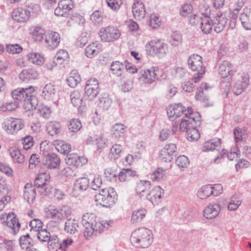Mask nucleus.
I'll return each instance as SVG.
<instances>
[{"label":"nucleus","mask_w":251,"mask_h":251,"mask_svg":"<svg viewBox=\"0 0 251 251\" xmlns=\"http://www.w3.org/2000/svg\"><path fill=\"white\" fill-rule=\"evenodd\" d=\"M201 124V117L197 112L188 109L185 113V119H182L180 130L186 131V138L190 141H197L200 134L197 127Z\"/></svg>","instance_id":"1"},{"label":"nucleus","mask_w":251,"mask_h":251,"mask_svg":"<svg viewBox=\"0 0 251 251\" xmlns=\"http://www.w3.org/2000/svg\"><path fill=\"white\" fill-rule=\"evenodd\" d=\"M35 88L32 86L26 88H18L11 92L13 99L23 102L24 108L30 111L36 109L38 100L35 97Z\"/></svg>","instance_id":"2"},{"label":"nucleus","mask_w":251,"mask_h":251,"mask_svg":"<svg viewBox=\"0 0 251 251\" xmlns=\"http://www.w3.org/2000/svg\"><path fill=\"white\" fill-rule=\"evenodd\" d=\"M131 244L137 247L148 248L152 242L151 231L145 227H141L133 231L130 236Z\"/></svg>","instance_id":"3"},{"label":"nucleus","mask_w":251,"mask_h":251,"mask_svg":"<svg viewBox=\"0 0 251 251\" xmlns=\"http://www.w3.org/2000/svg\"><path fill=\"white\" fill-rule=\"evenodd\" d=\"M95 200L97 204L109 208L116 203L117 195L113 188L109 187L100 190L99 193L95 195Z\"/></svg>","instance_id":"4"},{"label":"nucleus","mask_w":251,"mask_h":251,"mask_svg":"<svg viewBox=\"0 0 251 251\" xmlns=\"http://www.w3.org/2000/svg\"><path fill=\"white\" fill-rule=\"evenodd\" d=\"M202 59V57L197 54L191 55L188 59L189 69L197 72L192 78L195 83L200 81L205 73V67L203 65Z\"/></svg>","instance_id":"5"},{"label":"nucleus","mask_w":251,"mask_h":251,"mask_svg":"<svg viewBox=\"0 0 251 251\" xmlns=\"http://www.w3.org/2000/svg\"><path fill=\"white\" fill-rule=\"evenodd\" d=\"M98 34L100 40L103 42H112L118 40L121 34L120 30L113 25L101 27L99 31Z\"/></svg>","instance_id":"6"},{"label":"nucleus","mask_w":251,"mask_h":251,"mask_svg":"<svg viewBox=\"0 0 251 251\" xmlns=\"http://www.w3.org/2000/svg\"><path fill=\"white\" fill-rule=\"evenodd\" d=\"M146 50L151 56L159 58L165 55L168 51V45L160 41H151L146 45Z\"/></svg>","instance_id":"7"},{"label":"nucleus","mask_w":251,"mask_h":251,"mask_svg":"<svg viewBox=\"0 0 251 251\" xmlns=\"http://www.w3.org/2000/svg\"><path fill=\"white\" fill-rule=\"evenodd\" d=\"M250 78L246 73L238 74L235 77L232 91L234 95L238 96L245 91L249 85Z\"/></svg>","instance_id":"8"},{"label":"nucleus","mask_w":251,"mask_h":251,"mask_svg":"<svg viewBox=\"0 0 251 251\" xmlns=\"http://www.w3.org/2000/svg\"><path fill=\"white\" fill-rule=\"evenodd\" d=\"M47 215L54 220H63L71 214V209L67 206L61 207H49L46 210Z\"/></svg>","instance_id":"9"},{"label":"nucleus","mask_w":251,"mask_h":251,"mask_svg":"<svg viewBox=\"0 0 251 251\" xmlns=\"http://www.w3.org/2000/svg\"><path fill=\"white\" fill-rule=\"evenodd\" d=\"M24 127V123L21 119L9 118L4 122L3 128L9 134H15Z\"/></svg>","instance_id":"10"},{"label":"nucleus","mask_w":251,"mask_h":251,"mask_svg":"<svg viewBox=\"0 0 251 251\" xmlns=\"http://www.w3.org/2000/svg\"><path fill=\"white\" fill-rule=\"evenodd\" d=\"M74 7L72 0H61L54 10V14L58 17H67Z\"/></svg>","instance_id":"11"},{"label":"nucleus","mask_w":251,"mask_h":251,"mask_svg":"<svg viewBox=\"0 0 251 251\" xmlns=\"http://www.w3.org/2000/svg\"><path fill=\"white\" fill-rule=\"evenodd\" d=\"M99 83L97 79L91 78L87 81L85 92L89 100H92L97 96L99 93Z\"/></svg>","instance_id":"12"},{"label":"nucleus","mask_w":251,"mask_h":251,"mask_svg":"<svg viewBox=\"0 0 251 251\" xmlns=\"http://www.w3.org/2000/svg\"><path fill=\"white\" fill-rule=\"evenodd\" d=\"M89 186V180L87 177L78 178L74 183L72 192L73 195L74 197H77L81 192L86 190Z\"/></svg>","instance_id":"13"},{"label":"nucleus","mask_w":251,"mask_h":251,"mask_svg":"<svg viewBox=\"0 0 251 251\" xmlns=\"http://www.w3.org/2000/svg\"><path fill=\"white\" fill-rule=\"evenodd\" d=\"M60 41V35L56 32L49 31L45 35V42L47 47L50 50L56 48Z\"/></svg>","instance_id":"14"},{"label":"nucleus","mask_w":251,"mask_h":251,"mask_svg":"<svg viewBox=\"0 0 251 251\" xmlns=\"http://www.w3.org/2000/svg\"><path fill=\"white\" fill-rule=\"evenodd\" d=\"M164 190L158 186L152 189L146 197L153 205H157L161 202Z\"/></svg>","instance_id":"15"},{"label":"nucleus","mask_w":251,"mask_h":251,"mask_svg":"<svg viewBox=\"0 0 251 251\" xmlns=\"http://www.w3.org/2000/svg\"><path fill=\"white\" fill-rule=\"evenodd\" d=\"M227 19L224 14L218 12L213 20V25L214 30L217 33H220L224 30L227 23Z\"/></svg>","instance_id":"16"},{"label":"nucleus","mask_w":251,"mask_h":251,"mask_svg":"<svg viewBox=\"0 0 251 251\" xmlns=\"http://www.w3.org/2000/svg\"><path fill=\"white\" fill-rule=\"evenodd\" d=\"M221 211L220 205L212 203L207 205L203 210V216L207 219H212L216 217Z\"/></svg>","instance_id":"17"},{"label":"nucleus","mask_w":251,"mask_h":251,"mask_svg":"<svg viewBox=\"0 0 251 251\" xmlns=\"http://www.w3.org/2000/svg\"><path fill=\"white\" fill-rule=\"evenodd\" d=\"M139 79L145 83H152L155 81L156 77L155 70L154 68L151 69L143 70L140 71Z\"/></svg>","instance_id":"18"},{"label":"nucleus","mask_w":251,"mask_h":251,"mask_svg":"<svg viewBox=\"0 0 251 251\" xmlns=\"http://www.w3.org/2000/svg\"><path fill=\"white\" fill-rule=\"evenodd\" d=\"M30 17V12L22 8H17L13 10L12 18L18 23L26 22Z\"/></svg>","instance_id":"19"},{"label":"nucleus","mask_w":251,"mask_h":251,"mask_svg":"<svg viewBox=\"0 0 251 251\" xmlns=\"http://www.w3.org/2000/svg\"><path fill=\"white\" fill-rule=\"evenodd\" d=\"M44 165L49 169L57 168L60 164V159L57 154L54 153H49L45 156Z\"/></svg>","instance_id":"20"},{"label":"nucleus","mask_w":251,"mask_h":251,"mask_svg":"<svg viewBox=\"0 0 251 251\" xmlns=\"http://www.w3.org/2000/svg\"><path fill=\"white\" fill-rule=\"evenodd\" d=\"M132 13L135 19L141 20L145 16L146 11L143 3L141 1L135 2L132 6Z\"/></svg>","instance_id":"21"},{"label":"nucleus","mask_w":251,"mask_h":251,"mask_svg":"<svg viewBox=\"0 0 251 251\" xmlns=\"http://www.w3.org/2000/svg\"><path fill=\"white\" fill-rule=\"evenodd\" d=\"M36 188L31 184L27 183L25 186L24 198L29 204L33 203L36 198Z\"/></svg>","instance_id":"22"},{"label":"nucleus","mask_w":251,"mask_h":251,"mask_svg":"<svg viewBox=\"0 0 251 251\" xmlns=\"http://www.w3.org/2000/svg\"><path fill=\"white\" fill-rule=\"evenodd\" d=\"M201 16H203V18H201V28L203 33L208 34L212 29L213 21H211L207 12L206 13H202Z\"/></svg>","instance_id":"23"},{"label":"nucleus","mask_w":251,"mask_h":251,"mask_svg":"<svg viewBox=\"0 0 251 251\" xmlns=\"http://www.w3.org/2000/svg\"><path fill=\"white\" fill-rule=\"evenodd\" d=\"M41 95L46 100H53L56 97V90L54 86L51 83L46 84L43 88Z\"/></svg>","instance_id":"24"},{"label":"nucleus","mask_w":251,"mask_h":251,"mask_svg":"<svg viewBox=\"0 0 251 251\" xmlns=\"http://www.w3.org/2000/svg\"><path fill=\"white\" fill-rule=\"evenodd\" d=\"M5 217L7 218L6 223L8 227L12 229L14 233L18 231L21 225L19 220L15 217L13 216L12 217L10 214H8V215L6 214H2L1 216L0 217V219L1 220L4 219Z\"/></svg>","instance_id":"25"},{"label":"nucleus","mask_w":251,"mask_h":251,"mask_svg":"<svg viewBox=\"0 0 251 251\" xmlns=\"http://www.w3.org/2000/svg\"><path fill=\"white\" fill-rule=\"evenodd\" d=\"M218 72L222 77H226L232 74V65L227 60L222 61L219 65Z\"/></svg>","instance_id":"26"},{"label":"nucleus","mask_w":251,"mask_h":251,"mask_svg":"<svg viewBox=\"0 0 251 251\" xmlns=\"http://www.w3.org/2000/svg\"><path fill=\"white\" fill-rule=\"evenodd\" d=\"M53 145L56 150L62 154H67L71 151L70 144L63 140H54L53 142Z\"/></svg>","instance_id":"27"},{"label":"nucleus","mask_w":251,"mask_h":251,"mask_svg":"<svg viewBox=\"0 0 251 251\" xmlns=\"http://www.w3.org/2000/svg\"><path fill=\"white\" fill-rule=\"evenodd\" d=\"M173 147L171 144L166 145L160 151V158L164 162H171L173 159Z\"/></svg>","instance_id":"28"},{"label":"nucleus","mask_w":251,"mask_h":251,"mask_svg":"<svg viewBox=\"0 0 251 251\" xmlns=\"http://www.w3.org/2000/svg\"><path fill=\"white\" fill-rule=\"evenodd\" d=\"M38 76L37 72L33 69L23 70L19 75V78L23 81L34 79Z\"/></svg>","instance_id":"29"},{"label":"nucleus","mask_w":251,"mask_h":251,"mask_svg":"<svg viewBox=\"0 0 251 251\" xmlns=\"http://www.w3.org/2000/svg\"><path fill=\"white\" fill-rule=\"evenodd\" d=\"M221 140L220 139H215L205 142L201 147V151L203 152H206L215 150H218V148L221 146Z\"/></svg>","instance_id":"30"},{"label":"nucleus","mask_w":251,"mask_h":251,"mask_svg":"<svg viewBox=\"0 0 251 251\" xmlns=\"http://www.w3.org/2000/svg\"><path fill=\"white\" fill-rule=\"evenodd\" d=\"M240 19L245 29L251 30V9L244 10L241 14Z\"/></svg>","instance_id":"31"},{"label":"nucleus","mask_w":251,"mask_h":251,"mask_svg":"<svg viewBox=\"0 0 251 251\" xmlns=\"http://www.w3.org/2000/svg\"><path fill=\"white\" fill-rule=\"evenodd\" d=\"M211 87L206 83H202L200 86L198 88L195 95V99L197 100H207V97L205 96L206 91L210 90Z\"/></svg>","instance_id":"32"},{"label":"nucleus","mask_w":251,"mask_h":251,"mask_svg":"<svg viewBox=\"0 0 251 251\" xmlns=\"http://www.w3.org/2000/svg\"><path fill=\"white\" fill-rule=\"evenodd\" d=\"M112 220L96 221L94 225V232L100 233L107 230L113 224Z\"/></svg>","instance_id":"33"},{"label":"nucleus","mask_w":251,"mask_h":251,"mask_svg":"<svg viewBox=\"0 0 251 251\" xmlns=\"http://www.w3.org/2000/svg\"><path fill=\"white\" fill-rule=\"evenodd\" d=\"M68 162L76 167H81L85 165L88 160L85 156H78L76 155L70 154L68 157Z\"/></svg>","instance_id":"34"},{"label":"nucleus","mask_w":251,"mask_h":251,"mask_svg":"<svg viewBox=\"0 0 251 251\" xmlns=\"http://www.w3.org/2000/svg\"><path fill=\"white\" fill-rule=\"evenodd\" d=\"M71 102L75 107H79L83 101V95L81 91L74 90L70 94Z\"/></svg>","instance_id":"35"},{"label":"nucleus","mask_w":251,"mask_h":251,"mask_svg":"<svg viewBox=\"0 0 251 251\" xmlns=\"http://www.w3.org/2000/svg\"><path fill=\"white\" fill-rule=\"evenodd\" d=\"M213 193L211 185H205L201 188L197 192L198 197L201 200H205Z\"/></svg>","instance_id":"36"},{"label":"nucleus","mask_w":251,"mask_h":251,"mask_svg":"<svg viewBox=\"0 0 251 251\" xmlns=\"http://www.w3.org/2000/svg\"><path fill=\"white\" fill-rule=\"evenodd\" d=\"M124 63L119 61H113L110 65V70L112 73L118 76H121L125 70Z\"/></svg>","instance_id":"37"},{"label":"nucleus","mask_w":251,"mask_h":251,"mask_svg":"<svg viewBox=\"0 0 251 251\" xmlns=\"http://www.w3.org/2000/svg\"><path fill=\"white\" fill-rule=\"evenodd\" d=\"M100 51V48L98 47V44L96 43H92L85 48V53L88 58H92L97 55Z\"/></svg>","instance_id":"38"},{"label":"nucleus","mask_w":251,"mask_h":251,"mask_svg":"<svg viewBox=\"0 0 251 251\" xmlns=\"http://www.w3.org/2000/svg\"><path fill=\"white\" fill-rule=\"evenodd\" d=\"M78 227L77 222L74 219H69L65 223V230L70 234H75Z\"/></svg>","instance_id":"39"},{"label":"nucleus","mask_w":251,"mask_h":251,"mask_svg":"<svg viewBox=\"0 0 251 251\" xmlns=\"http://www.w3.org/2000/svg\"><path fill=\"white\" fill-rule=\"evenodd\" d=\"M123 150V147L120 144H115L110 149L109 157L111 160H116L120 156Z\"/></svg>","instance_id":"40"},{"label":"nucleus","mask_w":251,"mask_h":251,"mask_svg":"<svg viewBox=\"0 0 251 251\" xmlns=\"http://www.w3.org/2000/svg\"><path fill=\"white\" fill-rule=\"evenodd\" d=\"M66 81L70 87L74 88L80 82L81 78L78 73L75 72H72Z\"/></svg>","instance_id":"41"},{"label":"nucleus","mask_w":251,"mask_h":251,"mask_svg":"<svg viewBox=\"0 0 251 251\" xmlns=\"http://www.w3.org/2000/svg\"><path fill=\"white\" fill-rule=\"evenodd\" d=\"M146 210L141 208L134 211L132 213L131 221L132 223H137L141 222L145 217Z\"/></svg>","instance_id":"42"},{"label":"nucleus","mask_w":251,"mask_h":251,"mask_svg":"<svg viewBox=\"0 0 251 251\" xmlns=\"http://www.w3.org/2000/svg\"><path fill=\"white\" fill-rule=\"evenodd\" d=\"M10 155L16 163L22 164L25 161V156L22 154L21 151L15 149H11L9 150Z\"/></svg>","instance_id":"43"},{"label":"nucleus","mask_w":251,"mask_h":251,"mask_svg":"<svg viewBox=\"0 0 251 251\" xmlns=\"http://www.w3.org/2000/svg\"><path fill=\"white\" fill-rule=\"evenodd\" d=\"M46 31L40 26L33 27L32 31V34L34 39L36 41L41 42L43 40L44 37H45Z\"/></svg>","instance_id":"44"},{"label":"nucleus","mask_w":251,"mask_h":251,"mask_svg":"<svg viewBox=\"0 0 251 251\" xmlns=\"http://www.w3.org/2000/svg\"><path fill=\"white\" fill-rule=\"evenodd\" d=\"M47 130L49 134L53 136L58 134L60 131V125L56 122H50L47 124Z\"/></svg>","instance_id":"45"},{"label":"nucleus","mask_w":251,"mask_h":251,"mask_svg":"<svg viewBox=\"0 0 251 251\" xmlns=\"http://www.w3.org/2000/svg\"><path fill=\"white\" fill-rule=\"evenodd\" d=\"M125 132V126L122 124H116L112 127V135L116 138H119L120 137L123 136Z\"/></svg>","instance_id":"46"},{"label":"nucleus","mask_w":251,"mask_h":251,"mask_svg":"<svg viewBox=\"0 0 251 251\" xmlns=\"http://www.w3.org/2000/svg\"><path fill=\"white\" fill-rule=\"evenodd\" d=\"M136 172L130 169H123L119 174V179L120 181L124 182L128 180L131 176H135Z\"/></svg>","instance_id":"47"},{"label":"nucleus","mask_w":251,"mask_h":251,"mask_svg":"<svg viewBox=\"0 0 251 251\" xmlns=\"http://www.w3.org/2000/svg\"><path fill=\"white\" fill-rule=\"evenodd\" d=\"M28 59L32 63L41 65L44 62V58L39 53L36 52H31L28 55Z\"/></svg>","instance_id":"48"},{"label":"nucleus","mask_w":251,"mask_h":251,"mask_svg":"<svg viewBox=\"0 0 251 251\" xmlns=\"http://www.w3.org/2000/svg\"><path fill=\"white\" fill-rule=\"evenodd\" d=\"M69 58L68 52L64 50H59L57 52L54 57L56 64H62L65 61L67 60Z\"/></svg>","instance_id":"49"},{"label":"nucleus","mask_w":251,"mask_h":251,"mask_svg":"<svg viewBox=\"0 0 251 251\" xmlns=\"http://www.w3.org/2000/svg\"><path fill=\"white\" fill-rule=\"evenodd\" d=\"M165 175V171L162 168L158 167L151 174V178L152 181H158L164 177Z\"/></svg>","instance_id":"50"},{"label":"nucleus","mask_w":251,"mask_h":251,"mask_svg":"<svg viewBox=\"0 0 251 251\" xmlns=\"http://www.w3.org/2000/svg\"><path fill=\"white\" fill-rule=\"evenodd\" d=\"M234 135L235 142L238 143L246 138V130L245 128L237 127L234 129Z\"/></svg>","instance_id":"51"},{"label":"nucleus","mask_w":251,"mask_h":251,"mask_svg":"<svg viewBox=\"0 0 251 251\" xmlns=\"http://www.w3.org/2000/svg\"><path fill=\"white\" fill-rule=\"evenodd\" d=\"M151 183L149 181L142 180L139 182L136 186V191L138 194H140L141 197L144 196L142 193H144L147 189H150Z\"/></svg>","instance_id":"52"},{"label":"nucleus","mask_w":251,"mask_h":251,"mask_svg":"<svg viewBox=\"0 0 251 251\" xmlns=\"http://www.w3.org/2000/svg\"><path fill=\"white\" fill-rule=\"evenodd\" d=\"M176 163L181 170H183L189 166L190 162L187 156L180 155L176 159Z\"/></svg>","instance_id":"53"},{"label":"nucleus","mask_w":251,"mask_h":251,"mask_svg":"<svg viewBox=\"0 0 251 251\" xmlns=\"http://www.w3.org/2000/svg\"><path fill=\"white\" fill-rule=\"evenodd\" d=\"M32 239L29 234L22 236L20 238V246L23 249H27L32 245Z\"/></svg>","instance_id":"54"},{"label":"nucleus","mask_w":251,"mask_h":251,"mask_svg":"<svg viewBox=\"0 0 251 251\" xmlns=\"http://www.w3.org/2000/svg\"><path fill=\"white\" fill-rule=\"evenodd\" d=\"M38 113L45 118H48L50 115L51 110L50 108L44 105L36 106Z\"/></svg>","instance_id":"55"},{"label":"nucleus","mask_w":251,"mask_h":251,"mask_svg":"<svg viewBox=\"0 0 251 251\" xmlns=\"http://www.w3.org/2000/svg\"><path fill=\"white\" fill-rule=\"evenodd\" d=\"M149 25L152 28L158 27L161 24V20L159 16L153 14L149 18Z\"/></svg>","instance_id":"56"},{"label":"nucleus","mask_w":251,"mask_h":251,"mask_svg":"<svg viewBox=\"0 0 251 251\" xmlns=\"http://www.w3.org/2000/svg\"><path fill=\"white\" fill-rule=\"evenodd\" d=\"M81 127V123L78 120L74 119L70 121L69 129L71 132H77Z\"/></svg>","instance_id":"57"},{"label":"nucleus","mask_w":251,"mask_h":251,"mask_svg":"<svg viewBox=\"0 0 251 251\" xmlns=\"http://www.w3.org/2000/svg\"><path fill=\"white\" fill-rule=\"evenodd\" d=\"M188 109L192 110L191 107H188L187 109H186L181 103L175 104L174 105V115H176L177 117L184 113L185 116V113Z\"/></svg>","instance_id":"58"},{"label":"nucleus","mask_w":251,"mask_h":251,"mask_svg":"<svg viewBox=\"0 0 251 251\" xmlns=\"http://www.w3.org/2000/svg\"><path fill=\"white\" fill-rule=\"evenodd\" d=\"M6 49L8 53L11 54L19 53L23 50V48L18 44L7 45Z\"/></svg>","instance_id":"59"},{"label":"nucleus","mask_w":251,"mask_h":251,"mask_svg":"<svg viewBox=\"0 0 251 251\" xmlns=\"http://www.w3.org/2000/svg\"><path fill=\"white\" fill-rule=\"evenodd\" d=\"M29 226L31 227V231L38 232L42 229L43 223L41 220L38 219H34L30 221Z\"/></svg>","instance_id":"60"},{"label":"nucleus","mask_w":251,"mask_h":251,"mask_svg":"<svg viewBox=\"0 0 251 251\" xmlns=\"http://www.w3.org/2000/svg\"><path fill=\"white\" fill-rule=\"evenodd\" d=\"M193 9V6L191 4H183L179 8V14L182 16L186 17L191 13Z\"/></svg>","instance_id":"61"},{"label":"nucleus","mask_w":251,"mask_h":251,"mask_svg":"<svg viewBox=\"0 0 251 251\" xmlns=\"http://www.w3.org/2000/svg\"><path fill=\"white\" fill-rule=\"evenodd\" d=\"M96 216L93 213H86L82 217V224H90L91 226H94L96 222Z\"/></svg>","instance_id":"62"},{"label":"nucleus","mask_w":251,"mask_h":251,"mask_svg":"<svg viewBox=\"0 0 251 251\" xmlns=\"http://www.w3.org/2000/svg\"><path fill=\"white\" fill-rule=\"evenodd\" d=\"M50 233L46 229H41L37 232V236L38 239L41 242H47L50 240Z\"/></svg>","instance_id":"63"},{"label":"nucleus","mask_w":251,"mask_h":251,"mask_svg":"<svg viewBox=\"0 0 251 251\" xmlns=\"http://www.w3.org/2000/svg\"><path fill=\"white\" fill-rule=\"evenodd\" d=\"M104 176L107 178L110 181H114L116 180L117 175L115 170L108 168L105 169L104 173Z\"/></svg>","instance_id":"64"}]
</instances>
